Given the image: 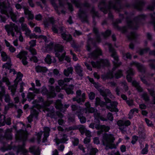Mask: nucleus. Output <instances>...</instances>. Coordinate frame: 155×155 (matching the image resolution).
Here are the masks:
<instances>
[{
    "label": "nucleus",
    "instance_id": "1",
    "mask_svg": "<svg viewBox=\"0 0 155 155\" xmlns=\"http://www.w3.org/2000/svg\"><path fill=\"white\" fill-rule=\"evenodd\" d=\"M100 94L104 97L106 103H110V105H106V108L109 109L111 112L114 111L117 112L118 111V109L117 108L118 103L115 101L111 102V100L107 97V96H109L111 98H114V96L112 95L110 90L108 89H101L99 90Z\"/></svg>",
    "mask_w": 155,
    "mask_h": 155
},
{
    "label": "nucleus",
    "instance_id": "2",
    "mask_svg": "<svg viewBox=\"0 0 155 155\" xmlns=\"http://www.w3.org/2000/svg\"><path fill=\"white\" fill-rule=\"evenodd\" d=\"M68 0H67L68 1ZM71 2L74 4L75 6L78 8H80L78 13V16L81 19V21L83 22H88V16L87 11L83 8V7L88 8L90 6V5L87 1L83 4L81 3L78 0H71Z\"/></svg>",
    "mask_w": 155,
    "mask_h": 155
},
{
    "label": "nucleus",
    "instance_id": "3",
    "mask_svg": "<svg viewBox=\"0 0 155 155\" xmlns=\"http://www.w3.org/2000/svg\"><path fill=\"white\" fill-rule=\"evenodd\" d=\"M28 136V133L26 130H21L17 131L16 135V139L20 141H23L22 145H19L17 146V153L21 152L24 154V155H29L27 153L28 152V150L25 149V142L27 139Z\"/></svg>",
    "mask_w": 155,
    "mask_h": 155
},
{
    "label": "nucleus",
    "instance_id": "4",
    "mask_svg": "<svg viewBox=\"0 0 155 155\" xmlns=\"http://www.w3.org/2000/svg\"><path fill=\"white\" fill-rule=\"evenodd\" d=\"M115 139L112 135L104 134L102 140L103 144L106 146L105 149L108 150L109 149L116 148V146L113 143Z\"/></svg>",
    "mask_w": 155,
    "mask_h": 155
},
{
    "label": "nucleus",
    "instance_id": "5",
    "mask_svg": "<svg viewBox=\"0 0 155 155\" xmlns=\"http://www.w3.org/2000/svg\"><path fill=\"white\" fill-rule=\"evenodd\" d=\"M146 18V15L143 14L139 15L138 17L135 18L132 21L129 20L127 18L126 20L127 25L130 28L137 29L139 27L141 21L144 20Z\"/></svg>",
    "mask_w": 155,
    "mask_h": 155
},
{
    "label": "nucleus",
    "instance_id": "6",
    "mask_svg": "<svg viewBox=\"0 0 155 155\" xmlns=\"http://www.w3.org/2000/svg\"><path fill=\"white\" fill-rule=\"evenodd\" d=\"M106 45L108 46L111 56L114 58V61H113L114 67L112 70L113 71H114L117 68L121 65V63L119 61L118 57L116 54L114 49L112 47L111 45L109 43H106Z\"/></svg>",
    "mask_w": 155,
    "mask_h": 155
},
{
    "label": "nucleus",
    "instance_id": "7",
    "mask_svg": "<svg viewBox=\"0 0 155 155\" xmlns=\"http://www.w3.org/2000/svg\"><path fill=\"white\" fill-rule=\"evenodd\" d=\"M54 50L56 57L58 58L60 61H62L65 57V52L63 47L60 44H55L54 47Z\"/></svg>",
    "mask_w": 155,
    "mask_h": 155
},
{
    "label": "nucleus",
    "instance_id": "8",
    "mask_svg": "<svg viewBox=\"0 0 155 155\" xmlns=\"http://www.w3.org/2000/svg\"><path fill=\"white\" fill-rule=\"evenodd\" d=\"M23 76V74L20 72H18L17 78L15 81L14 84L8 86V90H10L12 96H13L15 95L18 83L22 80L21 78Z\"/></svg>",
    "mask_w": 155,
    "mask_h": 155
},
{
    "label": "nucleus",
    "instance_id": "9",
    "mask_svg": "<svg viewBox=\"0 0 155 155\" xmlns=\"http://www.w3.org/2000/svg\"><path fill=\"white\" fill-rule=\"evenodd\" d=\"M81 91L80 90H78L76 92V96L72 98L73 101H76L77 103L82 104L84 102L86 99L85 94L83 93L81 95V97L80 96L81 94Z\"/></svg>",
    "mask_w": 155,
    "mask_h": 155
},
{
    "label": "nucleus",
    "instance_id": "10",
    "mask_svg": "<svg viewBox=\"0 0 155 155\" xmlns=\"http://www.w3.org/2000/svg\"><path fill=\"white\" fill-rule=\"evenodd\" d=\"M117 123L119 126V129L120 130L122 133L124 134L126 132V127L130 125L131 123L129 120L125 121L119 120Z\"/></svg>",
    "mask_w": 155,
    "mask_h": 155
},
{
    "label": "nucleus",
    "instance_id": "11",
    "mask_svg": "<svg viewBox=\"0 0 155 155\" xmlns=\"http://www.w3.org/2000/svg\"><path fill=\"white\" fill-rule=\"evenodd\" d=\"M77 129L79 130L81 134L82 135L85 133V131H86V130L85 127L81 124L77 125H73L65 128V130L67 131H69L71 130Z\"/></svg>",
    "mask_w": 155,
    "mask_h": 155
},
{
    "label": "nucleus",
    "instance_id": "12",
    "mask_svg": "<svg viewBox=\"0 0 155 155\" xmlns=\"http://www.w3.org/2000/svg\"><path fill=\"white\" fill-rule=\"evenodd\" d=\"M91 63L93 67L99 68L101 66L108 65L109 64V62L107 59H101L100 61L96 62L91 61Z\"/></svg>",
    "mask_w": 155,
    "mask_h": 155
},
{
    "label": "nucleus",
    "instance_id": "13",
    "mask_svg": "<svg viewBox=\"0 0 155 155\" xmlns=\"http://www.w3.org/2000/svg\"><path fill=\"white\" fill-rule=\"evenodd\" d=\"M5 11V13L4 14L7 15L8 17L10 16L13 21L14 22H16V15L13 12L11 7L8 5Z\"/></svg>",
    "mask_w": 155,
    "mask_h": 155
},
{
    "label": "nucleus",
    "instance_id": "14",
    "mask_svg": "<svg viewBox=\"0 0 155 155\" xmlns=\"http://www.w3.org/2000/svg\"><path fill=\"white\" fill-rule=\"evenodd\" d=\"M5 29H7L11 32L13 31L14 30L16 32L17 34H18V32L20 30L18 26L12 22H10L9 25H6L5 26Z\"/></svg>",
    "mask_w": 155,
    "mask_h": 155
},
{
    "label": "nucleus",
    "instance_id": "15",
    "mask_svg": "<svg viewBox=\"0 0 155 155\" xmlns=\"http://www.w3.org/2000/svg\"><path fill=\"white\" fill-rule=\"evenodd\" d=\"M70 106L69 104H65L64 106L61 104V101L58 100L55 102V107L56 109L60 110L61 111H64Z\"/></svg>",
    "mask_w": 155,
    "mask_h": 155
},
{
    "label": "nucleus",
    "instance_id": "16",
    "mask_svg": "<svg viewBox=\"0 0 155 155\" xmlns=\"http://www.w3.org/2000/svg\"><path fill=\"white\" fill-rule=\"evenodd\" d=\"M95 128L97 130H100L97 131V134L99 135L102 134L104 131H108L110 129V127L108 126H106L104 125H99L98 124L95 125Z\"/></svg>",
    "mask_w": 155,
    "mask_h": 155
},
{
    "label": "nucleus",
    "instance_id": "17",
    "mask_svg": "<svg viewBox=\"0 0 155 155\" xmlns=\"http://www.w3.org/2000/svg\"><path fill=\"white\" fill-rule=\"evenodd\" d=\"M27 54V52L25 51H22L20 52L16 57L20 59H22V61L24 65H26L28 64V62L26 61L27 59L26 55Z\"/></svg>",
    "mask_w": 155,
    "mask_h": 155
},
{
    "label": "nucleus",
    "instance_id": "18",
    "mask_svg": "<svg viewBox=\"0 0 155 155\" xmlns=\"http://www.w3.org/2000/svg\"><path fill=\"white\" fill-rule=\"evenodd\" d=\"M102 54V51L99 48H97L95 50L89 54V57L93 59L97 58L98 56Z\"/></svg>",
    "mask_w": 155,
    "mask_h": 155
},
{
    "label": "nucleus",
    "instance_id": "19",
    "mask_svg": "<svg viewBox=\"0 0 155 155\" xmlns=\"http://www.w3.org/2000/svg\"><path fill=\"white\" fill-rule=\"evenodd\" d=\"M48 117H50L51 118H53L55 120L57 119L58 117L61 118L63 117V115L59 112L57 111L54 113V111H51L47 114Z\"/></svg>",
    "mask_w": 155,
    "mask_h": 155
},
{
    "label": "nucleus",
    "instance_id": "20",
    "mask_svg": "<svg viewBox=\"0 0 155 155\" xmlns=\"http://www.w3.org/2000/svg\"><path fill=\"white\" fill-rule=\"evenodd\" d=\"M145 5V2L142 0H137L134 5L135 8L139 11H141Z\"/></svg>",
    "mask_w": 155,
    "mask_h": 155
},
{
    "label": "nucleus",
    "instance_id": "21",
    "mask_svg": "<svg viewBox=\"0 0 155 155\" xmlns=\"http://www.w3.org/2000/svg\"><path fill=\"white\" fill-rule=\"evenodd\" d=\"M51 28L53 31L55 33H58V30L61 34L65 32L64 28L62 26H58L57 25L53 24Z\"/></svg>",
    "mask_w": 155,
    "mask_h": 155
},
{
    "label": "nucleus",
    "instance_id": "22",
    "mask_svg": "<svg viewBox=\"0 0 155 155\" xmlns=\"http://www.w3.org/2000/svg\"><path fill=\"white\" fill-rule=\"evenodd\" d=\"M30 47L29 48V50L33 55H36L37 52L36 50L33 47L36 45V40H32L29 42Z\"/></svg>",
    "mask_w": 155,
    "mask_h": 155
},
{
    "label": "nucleus",
    "instance_id": "23",
    "mask_svg": "<svg viewBox=\"0 0 155 155\" xmlns=\"http://www.w3.org/2000/svg\"><path fill=\"white\" fill-rule=\"evenodd\" d=\"M22 8L24 10L25 14L28 15V19H33L34 18V15L32 11L29 10L28 8L25 6L23 7Z\"/></svg>",
    "mask_w": 155,
    "mask_h": 155
},
{
    "label": "nucleus",
    "instance_id": "24",
    "mask_svg": "<svg viewBox=\"0 0 155 155\" xmlns=\"http://www.w3.org/2000/svg\"><path fill=\"white\" fill-rule=\"evenodd\" d=\"M130 65H135L140 71L141 72H145V67L140 64L136 62H132L131 63Z\"/></svg>",
    "mask_w": 155,
    "mask_h": 155
},
{
    "label": "nucleus",
    "instance_id": "25",
    "mask_svg": "<svg viewBox=\"0 0 155 155\" xmlns=\"http://www.w3.org/2000/svg\"><path fill=\"white\" fill-rule=\"evenodd\" d=\"M29 151L34 155H40V150L38 147L33 146L29 148Z\"/></svg>",
    "mask_w": 155,
    "mask_h": 155
},
{
    "label": "nucleus",
    "instance_id": "26",
    "mask_svg": "<svg viewBox=\"0 0 155 155\" xmlns=\"http://www.w3.org/2000/svg\"><path fill=\"white\" fill-rule=\"evenodd\" d=\"M50 130L48 127H45L44 128V137L43 138L42 142L43 143L46 142L47 141V138L49 136Z\"/></svg>",
    "mask_w": 155,
    "mask_h": 155
},
{
    "label": "nucleus",
    "instance_id": "27",
    "mask_svg": "<svg viewBox=\"0 0 155 155\" xmlns=\"http://www.w3.org/2000/svg\"><path fill=\"white\" fill-rule=\"evenodd\" d=\"M76 74L80 77H82L83 75L82 68L78 64L74 66Z\"/></svg>",
    "mask_w": 155,
    "mask_h": 155
},
{
    "label": "nucleus",
    "instance_id": "28",
    "mask_svg": "<svg viewBox=\"0 0 155 155\" xmlns=\"http://www.w3.org/2000/svg\"><path fill=\"white\" fill-rule=\"evenodd\" d=\"M127 79L128 82H131L132 81V77L134 74V71L132 69L130 68L127 71Z\"/></svg>",
    "mask_w": 155,
    "mask_h": 155
},
{
    "label": "nucleus",
    "instance_id": "29",
    "mask_svg": "<svg viewBox=\"0 0 155 155\" xmlns=\"http://www.w3.org/2000/svg\"><path fill=\"white\" fill-rule=\"evenodd\" d=\"M21 29L23 31L25 32V34L27 36L30 35L31 31L27 27L26 24H22L21 25Z\"/></svg>",
    "mask_w": 155,
    "mask_h": 155
},
{
    "label": "nucleus",
    "instance_id": "30",
    "mask_svg": "<svg viewBox=\"0 0 155 155\" xmlns=\"http://www.w3.org/2000/svg\"><path fill=\"white\" fill-rule=\"evenodd\" d=\"M74 88V85H71L69 86L68 87H63V89H64L66 91V93L68 94H73L74 92L73 91V90Z\"/></svg>",
    "mask_w": 155,
    "mask_h": 155
},
{
    "label": "nucleus",
    "instance_id": "31",
    "mask_svg": "<svg viewBox=\"0 0 155 155\" xmlns=\"http://www.w3.org/2000/svg\"><path fill=\"white\" fill-rule=\"evenodd\" d=\"M2 82L0 81V101H2V98L4 94H5V87L4 86H2Z\"/></svg>",
    "mask_w": 155,
    "mask_h": 155
},
{
    "label": "nucleus",
    "instance_id": "32",
    "mask_svg": "<svg viewBox=\"0 0 155 155\" xmlns=\"http://www.w3.org/2000/svg\"><path fill=\"white\" fill-rule=\"evenodd\" d=\"M12 131L11 128L8 129L6 130L4 137L7 140H11L12 139V136L11 132Z\"/></svg>",
    "mask_w": 155,
    "mask_h": 155
},
{
    "label": "nucleus",
    "instance_id": "33",
    "mask_svg": "<svg viewBox=\"0 0 155 155\" xmlns=\"http://www.w3.org/2000/svg\"><path fill=\"white\" fill-rule=\"evenodd\" d=\"M73 71V68L72 67H69L64 70V74L66 77H68L70 74H72Z\"/></svg>",
    "mask_w": 155,
    "mask_h": 155
},
{
    "label": "nucleus",
    "instance_id": "34",
    "mask_svg": "<svg viewBox=\"0 0 155 155\" xmlns=\"http://www.w3.org/2000/svg\"><path fill=\"white\" fill-rule=\"evenodd\" d=\"M35 70L37 72L45 73L48 71V69L45 67L38 65L35 67Z\"/></svg>",
    "mask_w": 155,
    "mask_h": 155
},
{
    "label": "nucleus",
    "instance_id": "35",
    "mask_svg": "<svg viewBox=\"0 0 155 155\" xmlns=\"http://www.w3.org/2000/svg\"><path fill=\"white\" fill-rule=\"evenodd\" d=\"M54 20L53 18H49L45 19L44 21V24L45 27H47L50 23L53 24Z\"/></svg>",
    "mask_w": 155,
    "mask_h": 155
},
{
    "label": "nucleus",
    "instance_id": "36",
    "mask_svg": "<svg viewBox=\"0 0 155 155\" xmlns=\"http://www.w3.org/2000/svg\"><path fill=\"white\" fill-rule=\"evenodd\" d=\"M8 5L5 2H0V9L1 12L4 14Z\"/></svg>",
    "mask_w": 155,
    "mask_h": 155
},
{
    "label": "nucleus",
    "instance_id": "37",
    "mask_svg": "<svg viewBox=\"0 0 155 155\" xmlns=\"http://www.w3.org/2000/svg\"><path fill=\"white\" fill-rule=\"evenodd\" d=\"M62 38L67 41H70L72 40V36L70 34H66L65 33H63L61 34Z\"/></svg>",
    "mask_w": 155,
    "mask_h": 155
},
{
    "label": "nucleus",
    "instance_id": "38",
    "mask_svg": "<svg viewBox=\"0 0 155 155\" xmlns=\"http://www.w3.org/2000/svg\"><path fill=\"white\" fill-rule=\"evenodd\" d=\"M78 113H79L77 116L80 119V121L81 124H84L86 122V118L83 115V114L81 112L80 113L79 111H78Z\"/></svg>",
    "mask_w": 155,
    "mask_h": 155
},
{
    "label": "nucleus",
    "instance_id": "39",
    "mask_svg": "<svg viewBox=\"0 0 155 155\" xmlns=\"http://www.w3.org/2000/svg\"><path fill=\"white\" fill-rule=\"evenodd\" d=\"M71 108L72 111H74L77 110L75 114L77 115L79 113H78V111H79V112L80 113L81 110V108L78 106H77L73 104L71 106Z\"/></svg>",
    "mask_w": 155,
    "mask_h": 155
},
{
    "label": "nucleus",
    "instance_id": "40",
    "mask_svg": "<svg viewBox=\"0 0 155 155\" xmlns=\"http://www.w3.org/2000/svg\"><path fill=\"white\" fill-rule=\"evenodd\" d=\"M137 36V35L135 32H131L127 35V38L129 40H134Z\"/></svg>",
    "mask_w": 155,
    "mask_h": 155
},
{
    "label": "nucleus",
    "instance_id": "41",
    "mask_svg": "<svg viewBox=\"0 0 155 155\" xmlns=\"http://www.w3.org/2000/svg\"><path fill=\"white\" fill-rule=\"evenodd\" d=\"M133 85L135 87L137 91L140 92L143 91V89L140 86L139 84L136 81H134L132 82Z\"/></svg>",
    "mask_w": 155,
    "mask_h": 155
},
{
    "label": "nucleus",
    "instance_id": "42",
    "mask_svg": "<svg viewBox=\"0 0 155 155\" xmlns=\"http://www.w3.org/2000/svg\"><path fill=\"white\" fill-rule=\"evenodd\" d=\"M151 17L152 18V21L151 23L152 24L153 26L154 29L155 31V13L154 12L153 14H150ZM152 46L155 48V42L152 44Z\"/></svg>",
    "mask_w": 155,
    "mask_h": 155
},
{
    "label": "nucleus",
    "instance_id": "43",
    "mask_svg": "<svg viewBox=\"0 0 155 155\" xmlns=\"http://www.w3.org/2000/svg\"><path fill=\"white\" fill-rule=\"evenodd\" d=\"M28 36H29L30 38H42L45 41L46 39V36L42 35H39L38 36L37 35H36L34 33L31 34H30V35H28Z\"/></svg>",
    "mask_w": 155,
    "mask_h": 155
},
{
    "label": "nucleus",
    "instance_id": "44",
    "mask_svg": "<svg viewBox=\"0 0 155 155\" xmlns=\"http://www.w3.org/2000/svg\"><path fill=\"white\" fill-rule=\"evenodd\" d=\"M150 95L152 97V104H155V92L153 89H148Z\"/></svg>",
    "mask_w": 155,
    "mask_h": 155
},
{
    "label": "nucleus",
    "instance_id": "45",
    "mask_svg": "<svg viewBox=\"0 0 155 155\" xmlns=\"http://www.w3.org/2000/svg\"><path fill=\"white\" fill-rule=\"evenodd\" d=\"M119 17L120 19L117 20L116 22L114 23V26L117 28H118V26L117 24L121 22L122 20L124 18V16L123 14H120L119 15Z\"/></svg>",
    "mask_w": 155,
    "mask_h": 155
},
{
    "label": "nucleus",
    "instance_id": "46",
    "mask_svg": "<svg viewBox=\"0 0 155 155\" xmlns=\"http://www.w3.org/2000/svg\"><path fill=\"white\" fill-rule=\"evenodd\" d=\"M1 55L2 57V59L4 61H5L8 60V61L10 60V58L6 54V53L4 52H1Z\"/></svg>",
    "mask_w": 155,
    "mask_h": 155
},
{
    "label": "nucleus",
    "instance_id": "47",
    "mask_svg": "<svg viewBox=\"0 0 155 155\" xmlns=\"http://www.w3.org/2000/svg\"><path fill=\"white\" fill-rule=\"evenodd\" d=\"M93 31L96 35V38L98 42H100L101 40V39L100 35L98 34V30L96 28H93Z\"/></svg>",
    "mask_w": 155,
    "mask_h": 155
},
{
    "label": "nucleus",
    "instance_id": "48",
    "mask_svg": "<svg viewBox=\"0 0 155 155\" xmlns=\"http://www.w3.org/2000/svg\"><path fill=\"white\" fill-rule=\"evenodd\" d=\"M35 96V94L34 93L29 92L27 96L28 100L29 101H31V100H33L34 99Z\"/></svg>",
    "mask_w": 155,
    "mask_h": 155
},
{
    "label": "nucleus",
    "instance_id": "49",
    "mask_svg": "<svg viewBox=\"0 0 155 155\" xmlns=\"http://www.w3.org/2000/svg\"><path fill=\"white\" fill-rule=\"evenodd\" d=\"M155 8V0H153L151 4L148 5L147 7V9L153 11Z\"/></svg>",
    "mask_w": 155,
    "mask_h": 155
},
{
    "label": "nucleus",
    "instance_id": "50",
    "mask_svg": "<svg viewBox=\"0 0 155 155\" xmlns=\"http://www.w3.org/2000/svg\"><path fill=\"white\" fill-rule=\"evenodd\" d=\"M142 98L146 101H150V97L146 92H144L141 95Z\"/></svg>",
    "mask_w": 155,
    "mask_h": 155
},
{
    "label": "nucleus",
    "instance_id": "51",
    "mask_svg": "<svg viewBox=\"0 0 155 155\" xmlns=\"http://www.w3.org/2000/svg\"><path fill=\"white\" fill-rule=\"evenodd\" d=\"M148 145L147 143H146L145 144V148L142 150L141 151V153L142 154H147L148 151Z\"/></svg>",
    "mask_w": 155,
    "mask_h": 155
},
{
    "label": "nucleus",
    "instance_id": "52",
    "mask_svg": "<svg viewBox=\"0 0 155 155\" xmlns=\"http://www.w3.org/2000/svg\"><path fill=\"white\" fill-rule=\"evenodd\" d=\"M31 115L33 117H35L36 118H37L38 114V111L35 109H33L31 110Z\"/></svg>",
    "mask_w": 155,
    "mask_h": 155
},
{
    "label": "nucleus",
    "instance_id": "53",
    "mask_svg": "<svg viewBox=\"0 0 155 155\" xmlns=\"http://www.w3.org/2000/svg\"><path fill=\"white\" fill-rule=\"evenodd\" d=\"M45 61L48 64H50L52 62L51 57L49 54H47L45 59Z\"/></svg>",
    "mask_w": 155,
    "mask_h": 155
},
{
    "label": "nucleus",
    "instance_id": "54",
    "mask_svg": "<svg viewBox=\"0 0 155 155\" xmlns=\"http://www.w3.org/2000/svg\"><path fill=\"white\" fill-rule=\"evenodd\" d=\"M11 62L10 60H9L8 61L3 64L2 67L3 68H5L6 69L7 68L9 69L11 67Z\"/></svg>",
    "mask_w": 155,
    "mask_h": 155
},
{
    "label": "nucleus",
    "instance_id": "55",
    "mask_svg": "<svg viewBox=\"0 0 155 155\" xmlns=\"http://www.w3.org/2000/svg\"><path fill=\"white\" fill-rule=\"evenodd\" d=\"M88 96L90 100H93L94 99L95 94L93 92H90L89 93H87Z\"/></svg>",
    "mask_w": 155,
    "mask_h": 155
},
{
    "label": "nucleus",
    "instance_id": "56",
    "mask_svg": "<svg viewBox=\"0 0 155 155\" xmlns=\"http://www.w3.org/2000/svg\"><path fill=\"white\" fill-rule=\"evenodd\" d=\"M67 136L66 134H64L63 136V137L62 139L58 140V141L59 142L58 143V144L59 143H65V141L68 140L67 139Z\"/></svg>",
    "mask_w": 155,
    "mask_h": 155
},
{
    "label": "nucleus",
    "instance_id": "57",
    "mask_svg": "<svg viewBox=\"0 0 155 155\" xmlns=\"http://www.w3.org/2000/svg\"><path fill=\"white\" fill-rule=\"evenodd\" d=\"M2 82L5 83L8 86L10 85V83L9 81V80L8 78L6 77H3L2 79V81H1Z\"/></svg>",
    "mask_w": 155,
    "mask_h": 155
},
{
    "label": "nucleus",
    "instance_id": "58",
    "mask_svg": "<svg viewBox=\"0 0 155 155\" xmlns=\"http://www.w3.org/2000/svg\"><path fill=\"white\" fill-rule=\"evenodd\" d=\"M104 76L105 79H110L113 78V75L112 72H109L105 74Z\"/></svg>",
    "mask_w": 155,
    "mask_h": 155
},
{
    "label": "nucleus",
    "instance_id": "59",
    "mask_svg": "<svg viewBox=\"0 0 155 155\" xmlns=\"http://www.w3.org/2000/svg\"><path fill=\"white\" fill-rule=\"evenodd\" d=\"M97 110L92 107H90L88 109H86V113L89 112L91 113H94Z\"/></svg>",
    "mask_w": 155,
    "mask_h": 155
},
{
    "label": "nucleus",
    "instance_id": "60",
    "mask_svg": "<svg viewBox=\"0 0 155 155\" xmlns=\"http://www.w3.org/2000/svg\"><path fill=\"white\" fill-rule=\"evenodd\" d=\"M149 50L150 48L148 47H147L143 49H141L139 51V53L140 55H142L143 54L147 52Z\"/></svg>",
    "mask_w": 155,
    "mask_h": 155
},
{
    "label": "nucleus",
    "instance_id": "61",
    "mask_svg": "<svg viewBox=\"0 0 155 155\" xmlns=\"http://www.w3.org/2000/svg\"><path fill=\"white\" fill-rule=\"evenodd\" d=\"M4 96L5 97V101L6 103H9L10 101V97L8 94H5Z\"/></svg>",
    "mask_w": 155,
    "mask_h": 155
},
{
    "label": "nucleus",
    "instance_id": "62",
    "mask_svg": "<svg viewBox=\"0 0 155 155\" xmlns=\"http://www.w3.org/2000/svg\"><path fill=\"white\" fill-rule=\"evenodd\" d=\"M122 75V72L121 70H118L115 74V76L116 78H120Z\"/></svg>",
    "mask_w": 155,
    "mask_h": 155
},
{
    "label": "nucleus",
    "instance_id": "63",
    "mask_svg": "<svg viewBox=\"0 0 155 155\" xmlns=\"http://www.w3.org/2000/svg\"><path fill=\"white\" fill-rule=\"evenodd\" d=\"M149 61L150 62L149 65L150 68L153 69H155V66L154 65L155 59L150 60Z\"/></svg>",
    "mask_w": 155,
    "mask_h": 155
},
{
    "label": "nucleus",
    "instance_id": "64",
    "mask_svg": "<svg viewBox=\"0 0 155 155\" xmlns=\"http://www.w3.org/2000/svg\"><path fill=\"white\" fill-rule=\"evenodd\" d=\"M111 33V31L110 30H107L105 32L102 33V35L104 38L107 37Z\"/></svg>",
    "mask_w": 155,
    "mask_h": 155
}]
</instances>
